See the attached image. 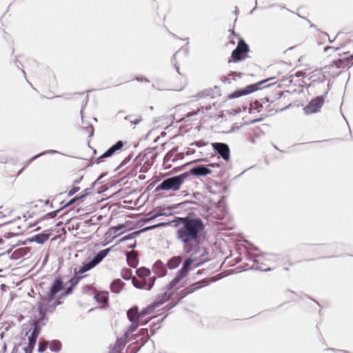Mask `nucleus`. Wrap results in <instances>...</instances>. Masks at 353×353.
I'll list each match as a JSON object with an SVG mask.
<instances>
[{
  "label": "nucleus",
  "instance_id": "f257e3e1",
  "mask_svg": "<svg viewBox=\"0 0 353 353\" xmlns=\"http://www.w3.org/2000/svg\"><path fill=\"white\" fill-rule=\"evenodd\" d=\"M174 227L176 228V239L183 244L185 254L196 255L201 249L205 237V225L203 220L190 213L183 217H176Z\"/></svg>",
  "mask_w": 353,
  "mask_h": 353
},
{
  "label": "nucleus",
  "instance_id": "f03ea898",
  "mask_svg": "<svg viewBox=\"0 0 353 353\" xmlns=\"http://www.w3.org/2000/svg\"><path fill=\"white\" fill-rule=\"evenodd\" d=\"M197 261L198 257L191 254V256L182 264L181 269L177 271L174 278L169 282L168 290L176 288L188 275L190 271L201 266L205 262V261Z\"/></svg>",
  "mask_w": 353,
  "mask_h": 353
},
{
  "label": "nucleus",
  "instance_id": "7ed1b4c3",
  "mask_svg": "<svg viewBox=\"0 0 353 353\" xmlns=\"http://www.w3.org/2000/svg\"><path fill=\"white\" fill-rule=\"evenodd\" d=\"M188 179V173L183 172L163 179L155 188L154 192L177 191L185 180Z\"/></svg>",
  "mask_w": 353,
  "mask_h": 353
},
{
  "label": "nucleus",
  "instance_id": "20e7f679",
  "mask_svg": "<svg viewBox=\"0 0 353 353\" xmlns=\"http://www.w3.org/2000/svg\"><path fill=\"white\" fill-rule=\"evenodd\" d=\"M275 79H276V77H274L267 78V79L261 80L257 83L249 84V85H246L244 88L236 89L234 92L229 94L227 96L226 99L228 100H231V99H236L240 97H243V96L253 93L257 90H261V85H262L263 84H264L271 80Z\"/></svg>",
  "mask_w": 353,
  "mask_h": 353
},
{
  "label": "nucleus",
  "instance_id": "39448f33",
  "mask_svg": "<svg viewBox=\"0 0 353 353\" xmlns=\"http://www.w3.org/2000/svg\"><path fill=\"white\" fill-rule=\"evenodd\" d=\"M250 47L244 39H241L237 46L232 50L231 56L228 59V63H238L244 61L248 57Z\"/></svg>",
  "mask_w": 353,
  "mask_h": 353
},
{
  "label": "nucleus",
  "instance_id": "423d86ee",
  "mask_svg": "<svg viewBox=\"0 0 353 353\" xmlns=\"http://www.w3.org/2000/svg\"><path fill=\"white\" fill-rule=\"evenodd\" d=\"M329 88L325 92L313 98L304 108L303 111L306 114L317 113L321 110L325 103V97L327 94Z\"/></svg>",
  "mask_w": 353,
  "mask_h": 353
},
{
  "label": "nucleus",
  "instance_id": "0eeeda50",
  "mask_svg": "<svg viewBox=\"0 0 353 353\" xmlns=\"http://www.w3.org/2000/svg\"><path fill=\"white\" fill-rule=\"evenodd\" d=\"M210 282L207 279L199 280L190 284L189 286L181 290L177 294H176L175 299H177L176 302H180L183 299L186 297L188 295L194 292L195 291L200 290L201 288L208 286Z\"/></svg>",
  "mask_w": 353,
  "mask_h": 353
},
{
  "label": "nucleus",
  "instance_id": "6e6552de",
  "mask_svg": "<svg viewBox=\"0 0 353 353\" xmlns=\"http://www.w3.org/2000/svg\"><path fill=\"white\" fill-rule=\"evenodd\" d=\"M65 285V283L63 281L61 276H56L54 279L52 281L49 288V290L46 292V294L45 295L48 296L47 301L52 302L53 300H54L55 298L58 296V293H61L63 292V290H64Z\"/></svg>",
  "mask_w": 353,
  "mask_h": 353
},
{
  "label": "nucleus",
  "instance_id": "1a4fd4ad",
  "mask_svg": "<svg viewBox=\"0 0 353 353\" xmlns=\"http://www.w3.org/2000/svg\"><path fill=\"white\" fill-rule=\"evenodd\" d=\"M41 325H37L36 323H32L31 324L30 329L26 334V335L28 336V344L27 347L23 349L24 352L29 350L30 352L34 350L37 343V340L41 332Z\"/></svg>",
  "mask_w": 353,
  "mask_h": 353
},
{
  "label": "nucleus",
  "instance_id": "9d476101",
  "mask_svg": "<svg viewBox=\"0 0 353 353\" xmlns=\"http://www.w3.org/2000/svg\"><path fill=\"white\" fill-rule=\"evenodd\" d=\"M169 283L166 285V290L162 294L157 295L155 300L153 301L154 304L158 307L159 306L163 305L165 302L171 300L176 292L179 290V287L178 285L176 288H172L168 290Z\"/></svg>",
  "mask_w": 353,
  "mask_h": 353
},
{
  "label": "nucleus",
  "instance_id": "9b49d317",
  "mask_svg": "<svg viewBox=\"0 0 353 353\" xmlns=\"http://www.w3.org/2000/svg\"><path fill=\"white\" fill-rule=\"evenodd\" d=\"M132 222L130 221H125L124 223H119L117 225L112 226L108 231L105 233V236L106 239L110 238L112 236V239H114L119 235L122 234L125 232L129 230L130 228H128V225L132 224Z\"/></svg>",
  "mask_w": 353,
  "mask_h": 353
},
{
  "label": "nucleus",
  "instance_id": "f8f14e48",
  "mask_svg": "<svg viewBox=\"0 0 353 353\" xmlns=\"http://www.w3.org/2000/svg\"><path fill=\"white\" fill-rule=\"evenodd\" d=\"M185 173H188V179H190L191 175L196 178H199L201 176H205L212 172L211 169L209 168L208 165L204 164H198L193 166L189 171L184 172Z\"/></svg>",
  "mask_w": 353,
  "mask_h": 353
},
{
  "label": "nucleus",
  "instance_id": "ddd939ff",
  "mask_svg": "<svg viewBox=\"0 0 353 353\" xmlns=\"http://www.w3.org/2000/svg\"><path fill=\"white\" fill-rule=\"evenodd\" d=\"M214 151L217 153L220 157L225 161L230 159V149L229 145L225 143L214 142L211 143Z\"/></svg>",
  "mask_w": 353,
  "mask_h": 353
},
{
  "label": "nucleus",
  "instance_id": "4468645a",
  "mask_svg": "<svg viewBox=\"0 0 353 353\" xmlns=\"http://www.w3.org/2000/svg\"><path fill=\"white\" fill-rule=\"evenodd\" d=\"M47 297L48 296L40 294V301L38 303L43 305V308L47 312L52 313L56 310V307L63 303L62 299L58 296L52 302H48Z\"/></svg>",
  "mask_w": 353,
  "mask_h": 353
},
{
  "label": "nucleus",
  "instance_id": "2eb2a0df",
  "mask_svg": "<svg viewBox=\"0 0 353 353\" xmlns=\"http://www.w3.org/2000/svg\"><path fill=\"white\" fill-rule=\"evenodd\" d=\"M86 275H78V276H74L71 279H69L68 283L70 284L68 287L64 288V290L59 296L60 299H63L68 295L72 293L74 289L77 286V285L79 283V281L84 277H85Z\"/></svg>",
  "mask_w": 353,
  "mask_h": 353
},
{
  "label": "nucleus",
  "instance_id": "dca6fc26",
  "mask_svg": "<svg viewBox=\"0 0 353 353\" xmlns=\"http://www.w3.org/2000/svg\"><path fill=\"white\" fill-rule=\"evenodd\" d=\"M155 280L154 277H150L148 279H132V283L137 289L150 290L154 285Z\"/></svg>",
  "mask_w": 353,
  "mask_h": 353
},
{
  "label": "nucleus",
  "instance_id": "f3484780",
  "mask_svg": "<svg viewBox=\"0 0 353 353\" xmlns=\"http://www.w3.org/2000/svg\"><path fill=\"white\" fill-rule=\"evenodd\" d=\"M50 235L51 234L49 230H44L39 234H37L33 236L28 238V241L30 243L35 242L38 244L43 245L49 239Z\"/></svg>",
  "mask_w": 353,
  "mask_h": 353
},
{
  "label": "nucleus",
  "instance_id": "a211bd4d",
  "mask_svg": "<svg viewBox=\"0 0 353 353\" xmlns=\"http://www.w3.org/2000/svg\"><path fill=\"white\" fill-rule=\"evenodd\" d=\"M174 208L172 205H161L154 209V217L157 218L161 216H169L174 214V212H165V210H174Z\"/></svg>",
  "mask_w": 353,
  "mask_h": 353
},
{
  "label": "nucleus",
  "instance_id": "6ab92c4d",
  "mask_svg": "<svg viewBox=\"0 0 353 353\" xmlns=\"http://www.w3.org/2000/svg\"><path fill=\"white\" fill-rule=\"evenodd\" d=\"M347 59V58L345 57L334 59L330 64L321 68V70L323 71L325 69L331 70L333 67H336L337 68H344L349 64Z\"/></svg>",
  "mask_w": 353,
  "mask_h": 353
},
{
  "label": "nucleus",
  "instance_id": "aec40b11",
  "mask_svg": "<svg viewBox=\"0 0 353 353\" xmlns=\"http://www.w3.org/2000/svg\"><path fill=\"white\" fill-rule=\"evenodd\" d=\"M126 143V141H123L121 140L117 141L114 144L111 145L106 151H105L104 156L107 158L111 157L116 153L118 150H120Z\"/></svg>",
  "mask_w": 353,
  "mask_h": 353
},
{
  "label": "nucleus",
  "instance_id": "412c9836",
  "mask_svg": "<svg viewBox=\"0 0 353 353\" xmlns=\"http://www.w3.org/2000/svg\"><path fill=\"white\" fill-rule=\"evenodd\" d=\"M95 265L90 261V257H88L85 261L83 262L79 268H75L74 269V274L85 273L91 269L94 268Z\"/></svg>",
  "mask_w": 353,
  "mask_h": 353
},
{
  "label": "nucleus",
  "instance_id": "4be33fe9",
  "mask_svg": "<svg viewBox=\"0 0 353 353\" xmlns=\"http://www.w3.org/2000/svg\"><path fill=\"white\" fill-rule=\"evenodd\" d=\"M167 265L161 260H157L153 265V270L159 277L164 276L167 274Z\"/></svg>",
  "mask_w": 353,
  "mask_h": 353
},
{
  "label": "nucleus",
  "instance_id": "5701e85b",
  "mask_svg": "<svg viewBox=\"0 0 353 353\" xmlns=\"http://www.w3.org/2000/svg\"><path fill=\"white\" fill-rule=\"evenodd\" d=\"M124 255L127 259L128 265L131 268H136L137 266L139 265V261L138 255L135 254L134 252H131L128 251H125L124 252Z\"/></svg>",
  "mask_w": 353,
  "mask_h": 353
},
{
  "label": "nucleus",
  "instance_id": "b1692460",
  "mask_svg": "<svg viewBox=\"0 0 353 353\" xmlns=\"http://www.w3.org/2000/svg\"><path fill=\"white\" fill-rule=\"evenodd\" d=\"M139 314L140 312L137 305L132 306L127 312V317L129 321L131 319L132 321L141 322Z\"/></svg>",
  "mask_w": 353,
  "mask_h": 353
},
{
  "label": "nucleus",
  "instance_id": "393cba45",
  "mask_svg": "<svg viewBox=\"0 0 353 353\" xmlns=\"http://www.w3.org/2000/svg\"><path fill=\"white\" fill-rule=\"evenodd\" d=\"M183 261V256L181 255L174 256L170 258L167 263V268L170 270H174L178 268Z\"/></svg>",
  "mask_w": 353,
  "mask_h": 353
},
{
  "label": "nucleus",
  "instance_id": "a878e982",
  "mask_svg": "<svg viewBox=\"0 0 353 353\" xmlns=\"http://www.w3.org/2000/svg\"><path fill=\"white\" fill-rule=\"evenodd\" d=\"M124 285L125 283L120 279H115L110 283V288L112 292L119 294Z\"/></svg>",
  "mask_w": 353,
  "mask_h": 353
},
{
  "label": "nucleus",
  "instance_id": "bb28decb",
  "mask_svg": "<svg viewBox=\"0 0 353 353\" xmlns=\"http://www.w3.org/2000/svg\"><path fill=\"white\" fill-rule=\"evenodd\" d=\"M38 307V312H39V319L36 320V323H38V321H41L42 323V325L46 324V321L48 320V316L47 315V311L43 308V305L41 304H37ZM33 323H35L34 321H33Z\"/></svg>",
  "mask_w": 353,
  "mask_h": 353
},
{
  "label": "nucleus",
  "instance_id": "cd10ccee",
  "mask_svg": "<svg viewBox=\"0 0 353 353\" xmlns=\"http://www.w3.org/2000/svg\"><path fill=\"white\" fill-rule=\"evenodd\" d=\"M106 252L104 250H101L98 252L94 253V256L90 259V261L95 266L97 265L108 256Z\"/></svg>",
  "mask_w": 353,
  "mask_h": 353
},
{
  "label": "nucleus",
  "instance_id": "c85d7f7f",
  "mask_svg": "<svg viewBox=\"0 0 353 353\" xmlns=\"http://www.w3.org/2000/svg\"><path fill=\"white\" fill-rule=\"evenodd\" d=\"M92 194L90 191V188H86L83 192H81L80 194H77V196H74L70 199V203H72V204L75 203L77 201H83L85 200L86 197L90 196Z\"/></svg>",
  "mask_w": 353,
  "mask_h": 353
},
{
  "label": "nucleus",
  "instance_id": "c756f323",
  "mask_svg": "<svg viewBox=\"0 0 353 353\" xmlns=\"http://www.w3.org/2000/svg\"><path fill=\"white\" fill-rule=\"evenodd\" d=\"M46 343L48 345L51 352H59L61 350L62 344L61 341L57 339L47 341Z\"/></svg>",
  "mask_w": 353,
  "mask_h": 353
},
{
  "label": "nucleus",
  "instance_id": "7c9ffc66",
  "mask_svg": "<svg viewBox=\"0 0 353 353\" xmlns=\"http://www.w3.org/2000/svg\"><path fill=\"white\" fill-rule=\"evenodd\" d=\"M243 75V73L240 72H236V71H230L229 74H228V77L223 76L221 78V81L223 83H228L229 84L231 83V77L233 80H236L235 77L241 78Z\"/></svg>",
  "mask_w": 353,
  "mask_h": 353
},
{
  "label": "nucleus",
  "instance_id": "2f4dec72",
  "mask_svg": "<svg viewBox=\"0 0 353 353\" xmlns=\"http://www.w3.org/2000/svg\"><path fill=\"white\" fill-rule=\"evenodd\" d=\"M264 254H265L261 253V254H252V256L255 258V259L254 260V263L257 264L256 265H252V267L251 268L252 269H254V270H259V271H264V272H268V271H270L272 270L271 268H263V265H262L263 264L260 263L259 260L256 259V258L259 257V256H263Z\"/></svg>",
  "mask_w": 353,
  "mask_h": 353
},
{
  "label": "nucleus",
  "instance_id": "473e14b6",
  "mask_svg": "<svg viewBox=\"0 0 353 353\" xmlns=\"http://www.w3.org/2000/svg\"><path fill=\"white\" fill-rule=\"evenodd\" d=\"M136 274L139 279H147L151 274V271L149 268L142 266L136 270Z\"/></svg>",
  "mask_w": 353,
  "mask_h": 353
},
{
  "label": "nucleus",
  "instance_id": "72a5a7b5",
  "mask_svg": "<svg viewBox=\"0 0 353 353\" xmlns=\"http://www.w3.org/2000/svg\"><path fill=\"white\" fill-rule=\"evenodd\" d=\"M81 118H83V115H81ZM82 128L88 133V137L91 138L94 135V128L90 123L87 121H84L82 119Z\"/></svg>",
  "mask_w": 353,
  "mask_h": 353
},
{
  "label": "nucleus",
  "instance_id": "f704fd0d",
  "mask_svg": "<svg viewBox=\"0 0 353 353\" xmlns=\"http://www.w3.org/2000/svg\"><path fill=\"white\" fill-rule=\"evenodd\" d=\"M58 214H59V212L57 210H55L52 212H49L47 214H46L45 215H43V216H41L40 219H39L33 225H30L29 228H32V226L36 225L37 223L41 222L43 220L54 219L57 216Z\"/></svg>",
  "mask_w": 353,
  "mask_h": 353
},
{
  "label": "nucleus",
  "instance_id": "c9c22d12",
  "mask_svg": "<svg viewBox=\"0 0 353 353\" xmlns=\"http://www.w3.org/2000/svg\"><path fill=\"white\" fill-rule=\"evenodd\" d=\"M157 307L152 302V303H150V305H148V306L145 307L141 310V311L140 312L139 316H141V319L144 318L147 315L153 312Z\"/></svg>",
  "mask_w": 353,
  "mask_h": 353
},
{
  "label": "nucleus",
  "instance_id": "e433bc0d",
  "mask_svg": "<svg viewBox=\"0 0 353 353\" xmlns=\"http://www.w3.org/2000/svg\"><path fill=\"white\" fill-rule=\"evenodd\" d=\"M130 322H131V324L129 325L124 333L123 336L125 337H128L130 334L135 332L141 323V322L132 321L131 319H130Z\"/></svg>",
  "mask_w": 353,
  "mask_h": 353
},
{
  "label": "nucleus",
  "instance_id": "4c0bfd02",
  "mask_svg": "<svg viewBox=\"0 0 353 353\" xmlns=\"http://www.w3.org/2000/svg\"><path fill=\"white\" fill-rule=\"evenodd\" d=\"M126 341L117 339L110 353H120L124 348Z\"/></svg>",
  "mask_w": 353,
  "mask_h": 353
},
{
  "label": "nucleus",
  "instance_id": "58836bf2",
  "mask_svg": "<svg viewBox=\"0 0 353 353\" xmlns=\"http://www.w3.org/2000/svg\"><path fill=\"white\" fill-rule=\"evenodd\" d=\"M140 235V232L138 230H136V231H134L131 233H129L125 236H123V237H121V239H119L117 243V244H120L121 243H123L125 241H128V240H131V239H133L137 236H139Z\"/></svg>",
  "mask_w": 353,
  "mask_h": 353
},
{
  "label": "nucleus",
  "instance_id": "ea45409f",
  "mask_svg": "<svg viewBox=\"0 0 353 353\" xmlns=\"http://www.w3.org/2000/svg\"><path fill=\"white\" fill-rule=\"evenodd\" d=\"M94 299L99 303H105L108 300V292L97 293L94 294Z\"/></svg>",
  "mask_w": 353,
  "mask_h": 353
},
{
  "label": "nucleus",
  "instance_id": "a19ab883",
  "mask_svg": "<svg viewBox=\"0 0 353 353\" xmlns=\"http://www.w3.org/2000/svg\"><path fill=\"white\" fill-rule=\"evenodd\" d=\"M59 153L57 150H45L42 152H40L33 157H32L30 159H29L28 161H27V163H30V162H32V161L37 159V158L41 157V156H43L45 154H58Z\"/></svg>",
  "mask_w": 353,
  "mask_h": 353
},
{
  "label": "nucleus",
  "instance_id": "79ce46f5",
  "mask_svg": "<svg viewBox=\"0 0 353 353\" xmlns=\"http://www.w3.org/2000/svg\"><path fill=\"white\" fill-rule=\"evenodd\" d=\"M339 245V243H330V244H325V243L318 244V245H316L318 247L316 252H318V254H321L323 253V252L321 250L322 248H327V249L332 250L335 249Z\"/></svg>",
  "mask_w": 353,
  "mask_h": 353
},
{
  "label": "nucleus",
  "instance_id": "37998d69",
  "mask_svg": "<svg viewBox=\"0 0 353 353\" xmlns=\"http://www.w3.org/2000/svg\"><path fill=\"white\" fill-rule=\"evenodd\" d=\"M190 204H196L195 201H190V200H185L184 201L180 202L177 204H172V205L174 208V210L179 211V210L182 208H188V205Z\"/></svg>",
  "mask_w": 353,
  "mask_h": 353
},
{
  "label": "nucleus",
  "instance_id": "c03bdc74",
  "mask_svg": "<svg viewBox=\"0 0 353 353\" xmlns=\"http://www.w3.org/2000/svg\"><path fill=\"white\" fill-rule=\"evenodd\" d=\"M133 157V154H128L119 164V165L115 169V171L120 170L123 166L128 163Z\"/></svg>",
  "mask_w": 353,
  "mask_h": 353
},
{
  "label": "nucleus",
  "instance_id": "a18cd8bd",
  "mask_svg": "<svg viewBox=\"0 0 353 353\" xmlns=\"http://www.w3.org/2000/svg\"><path fill=\"white\" fill-rule=\"evenodd\" d=\"M147 216L145 218H142L139 220V222H142L143 223H149L152 221L154 219H157L154 217V214L153 211H150L147 213Z\"/></svg>",
  "mask_w": 353,
  "mask_h": 353
},
{
  "label": "nucleus",
  "instance_id": "49530a36",
  "mask_svg": "<svg viewBox=\"0 0 353 353\" xmlns=\"http://www.w3.org/2000/svg\"><path fill=\"white\" fill-rule=\"evenodd\" d=\"M176 221V217L172 220V221H164V222H159L156 225V228H162V227H166V226H169V225H172L174 227V224L175 223V221Z\"/></svg>",
  "mask_w": 353,
  "mask_h": 353
},
{
  "label": "nucleus",
  "instance_id": "de8ad7c7",
  "mask_svg": "<svg viewBox=\"0 0 353 353\" xmlns=\"http://www.w3.org/2000/svg\"><path fill=\"white\" fill-rule=\"evenodd\" d=\"M121 277L125 281H129L133 279L132 275V271L128 269L123 270L121 272Z\"/></svg>",
  "mask_w": 353,
  "mask_h": 353
},
{
  "label": "nucleus",
  "instance_id": "09e8293b",
  "mask_svg": "<svg viewBox=\"0 0 353 353\" xmlns=\"http://www.w3.org/2000/svg\"><path fill=\"white\" fill-rule=\"evenodd\" d=\"M252 104H253V107L254 108H253L254 110H256L257 112H259L262 110L263 109V105L262 103H261V101L258 99L256 100H254L253 102H252Z\"/></svg>",
  "mask_w": 353,
  "mask_h": 353
},
{
  "label": "nucleus",
  "instance_id": "8fccbe9b",
  "mask_svg": "<svg viewBox=\"0 0 353 353\" xmlns=\"http://www.w3.org/2000/svg\"><path fill=\"white\" fill-rule=\"evenodd\" d=\"M60 205H61V206L59 207V208L57 209L59 213L60 212H61L62 210H63L64 209L68 208L69 206H70V205H72L73 204H72V203H70V199L66 203H65L64 201L61 202Z\"/></svg>",
  "mask_w": 353,
  "mask_h": 353
},
{
  "label": "nucleus",
  "instance_id": "3c124183",
  "mask_svg": "<svg viewBox=\"0 0 353 353\" xmlns=\"http://www.w3.org/2000/svg\"><path fill=\"white\" fill-rule=\"evenodd\" d=\"M80 190V187L73 185L72 188L68 192V196H72Z\"/></svg>",
  "mask_w": 353,
  "mask_h": 353
},
{
  "label": "nucleus",
  "instance_id": "603ef678",
  "mask_svg": "<svg viewBox=\"0 0 353 353\" xmlns=\"http://www.w3.org/2000/svg\"><path fill=\"white\" fill-rule=\"evenodd\" d=\"M156 225L154 224V225H148V226H146V227H144V228H142L141 229L139 230V232H140V234L143 233V232H148V231H150V230H154L156 229Z\"/></svg>",
  "mask_w": 353,
  "mask_h": 353
},
{
  "label": "nucleus",
  "instance_id": "864d4df0",
  "mask_svg": "<svg viewBox=\"0 0 353 353\" xmlns=\"http://www.w3.org/2000/svg\"><path fill=\"white\" fill-rule=\"evenodd\" d=\"M179 304V302H174V303H168V305H166L165 306L163 307V310L165 311V312H168L170 311V310H172L173 307H174L175 306H176L177 305Z\"/></svg>",
  "mask_w": 353,
  "mask_h": 353
},
{
  "label": "nucleus",
  "instance_id": "5fc2aeb1",
  "mask_svg": "<svg viewBox=\"0 0 353 353\" xmlns=\"http://www.w3.org/2000/svg\"><path fill=\"white\" fill-rule=\"evenodd\" d=\"M243 125H237L236 123L233 124V125L231 127L230 130H229L226 133H233L241 129V128Z\"/></svg>",
  "mask_w": 353,
  "mask_h": 353
},
{
  "label": "nucleus",
  "instance_id": "6e6d98bb",
  "mask_svg": "<svg viewBox=\"0 0 353 353\" xmlns=\"http://www.w3.org/2000/svg\"><path fill=\"white\" fill-rule=\"evenodd\" d=\"M141 166V163H138L133 169H132L130 172V175L132 176H135L137 174V168Z\"/></svg>",
  "mask_w": 353,
  "mask_h": 353
},
{
  "label": "nucleus",
  "instance_id": "4d7b16f0",
  "mask_svg": "<svg viewBox=\"0 0 353 353\" xmlns=\"http://www.w3.org/2000/svg\"><path fill=\"white\" fill-rule=\"evenodd\" d=\"M18 235H19V234H17V233L9 232L5 233L3 236L5 239H11L12 237L17 236Z\"/></svg>",
  "mask_w": 353,
  "mask_h": 353
},
{
  "label": "nucleus",
  "instance_id": "13d9d810",
  "mask_svg": "<svg viewBox=\"0 0 353 353\" xmlns=\"http://www.w3.org/2000/svg\"><path fill=\"white\" fill-rule=\"evenodd\" d=\"M191 197L200 201L203 198V194L199 192H195L192 194Z\"/></svg>",
  "mask_w": 353,
  "mask_h": 353
},
{
  "label": "nucleus",
  "instance_id": "bf43d9fd",
  "mask_svg": "<svg viewBox=\"0 0 353 353\" xmlns=\"http://www.w3.org/2000/svg\"><path fill=\"white\" fill-rule=\"evenodd\" d=\"M134 79L137 81H145L146 82H149V80L143 77V76H141V75H137L135 76Z\"/></svg>",
  "mask_w": 353,
  "mask_h": 353
},
{
  "label": "nucleus",
  "instance_id": "052dcab7",
  "mask_svg": "<svg viewBox=\"0 0 353 353\" xmlns=\"http://www.w3.org/2000/svg\"><path fill=\"white\" fill-rule=\"evenodd\" d=\"M212 91V90H206L203 92H201L199 94L200 97H205V96H210L212 94H211Z\"/></svg>",
  "mask_w": 353,
  "mask_h": 353
},
{
  "label": "nucleus",
  "instance_id": "680f3d73",
  "mask_svg": "<svg viewBox=\"0 0 353 353\" xmlns=\"http://www.w3.org/2000/svg\"><path fill=\"white\" fill-rule=\"evenodd\" d=\"M263 119L262 117L258 118V119H255L251 120L250 121H249L248 123H245L244 124L245 125H250V124L256 123H258V122H260V121H263Z\"/></svg>",
  "mask_w": 353,
  "mask_h": 353
},
{
  "label": "nucleus",
  "instance_id": "e2e57ef3",
  "mask_svg": "<svg viewBox=\"0 0 353 353\" xmlns=\"http://www.w3.org/2000/svg\"><path fill=\"white\" fill-rule=\"evenodd\" d=\"M105 158H107V157L105 156H104V153H103L101 155H100L95 159L94 163L97 164H99Z\"/></svg>",
  "mask_w": 353,
  "mask_h": 353
},
{
  "label": "nucleus",
  "instance_id": "0e129e2a",
  "mask_svg": "<svg viewBox=\"0 0 353 353\" xmlns=\"http://www.w3.org/2000/svg\"><path fill=\"white\" fill-rule=\"evenodd\" d=\"M83 175H81L79 177L75 179L73 181V185H77L79 184L81 182V181L83 180Z\"/></svg>",
  "mask_w": 353,
  "mask_h": 353
},
{
  "label": "nucleus",
  "instance_id": "69168bd1",
  "mask_svg": "<svg viewBox=\"0 0 353 353\" xmlns=\"http://www.w3.org/2000/svg\"><path fill=\"white\" fill-rule=\"evenodd\" d=\"M188 43H189L188 41L187 43L184 46H183L180 50L181 52H183L186 56L188 54V48L187 47Z\"/></svg>",
  "mask_w": 353,
  "mask_h": 353
},
{
  "label": "nucleus",
  "instance_id": "338daca9",
  "mask_svg": "<svg viewBox=\"0 0 353 353\" xmlns=\"http://www.w3.org/2000/svg\"><path fill=\"white\" fill-rule=\"evenodd\" d=\"M150 168V165H148L147 166H145L143 165V167H141L139 170V172H142V173H146L148 170Z\"/></svg>",
  "mask_w": 353,
  "mask_h": 353
},
{
  "label": "nucleus",
  "instance_id": "774afa93",
  "mask_svg": "<svg viewBox=\"0 0 353 353\" xmlns=\"http://www.w3.org/2000/svg\"><path fill=\"white\" fill-rule=\"evenodd\" d=\"M142 121V118L141 116L139 117V118L133 120V121H130V123L131 124H133V125H137L139 124L141 121Z\"/></svg>",
  "mask_w": 353,
  "mask_h": 353
}]
</instances>
